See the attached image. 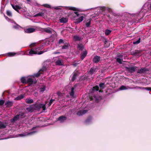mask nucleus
Returning a JSON list of instances; mask_svg holds the SVG:
<instances>
[{"label": "nucleus", "mask_w": 151, "mask_h": 151, "mask_svg": "<svg viewBox=\"0 0 151 151\" xmlns=\"http://www.w3.org/2000/svg\"><path fill=\"white\" fill-rule=\"evenodd\" d=\"M125 68L127 71L130 73H132L135 71L137 67L136 66L126 67Z\"/></svg>", "instance_id": "nucleus-4"}, {"label": "nucleus", "mask_w": 151, "mask_h": 151, "mask_svg": "<svg viewBox=\"0 0 151 151\" xmlns=\"http://www.w3.org/2000/svg\"><path fill=\"white\" fill-rule=\"evenodd\" d=\"M19 116L17 114L10 120V122L12 123H14L19 119Z\"/></svg>", "instance_id": "nucleus-12"}, {"label": "nucleus", "mask_w": 151, "mask_h": 151, "mask_svg": "<svg viewBox=\"0 0 151 151\" xmlns=\"http://www.w3.org/2000/svg\"><path fill=\"white\" fill-rule=\"evenodd\" d=\"M122 59H121L120 58H117L116 59V61L117 62L119 63V64L122 63Z\"/></svg>", "instance_id": "nucleus-44"}, {"label": "nucleus", "mask_w": 151, "mask_h": 151, "mask_svg": "<svg viewBox=\"0 0 151 151\" xmlns=\"http://www.w3.org/2000/svg\"><path fill=\"white\" fill-rule=\"evenodd\" d=\"M35 132V131L31 132L28 133H25V134H19V135L20 137H25L26 136L28 135L32 134L33 133Z\"/></svg>", "instance_id": "nucleus-17"}, {"label": "nucleus", "mask_w": 151, "mask_h": 151, "mask_svg": "<svg viewBox=\"0 0 151 151\" xmlns=\"http://www.w3.org/2000/svg\"><path fill=\"white\" fill-rule=\"evenodd\" d=\"M79 75V73L78 70L74 71L72 74V76L71 78V81L73 82L77 78Z\"/></svg>", "instance_id": "nucleus-5"}, {"label": "nucleus", "mask_w": 151, "mask_h": 151, "mask_svg": "<svg viewBox=\"0 0 151 151\" xmlns=\"http://www.w3.org/2000/svg\"><path fill=\"white\" fill-rule=\"evenodd\" d=\"M44 51H40L39 52H37L36 51H35V49L32 48L29 52V53L30 55H32L34 54L40 55L44 52Z\"/></svg>", "instance_id": "nucleus-3"}, {"label": "nucleus", "mask_w": 151, "mask_h": 151, "mask_svg": "<svg viewBox=\"0 0 151 151\" xmlns=\"http://www.w3.org/2000/svg\"><path fill=\"white\" fill-rule=\"evenodd\" d=\"M111 31L109 29H106L105 30V34L106 35H108L110 34Z\"/></svg>", "instance_id": "nucleus-38"}, {"label": "nucleus", "mask_w": 151, "mask_h": 151, "mask_svg": "<svg viewBox=\"0 0 151 151\" xmlns=\"http://www.w3.org/2000/svg\"><path fill=\"white\" fill-rule=\"evenodd\" d=\"M80 63V60H78V63H76L75 61L73 63L72 65L74 67L76 66Z\"/></svg>", "instance_id": "nucleus-43"}, {"label": "nucleus", "mask_w": 151, "mask_h": 151, "mask_svg": "<svg viewBox=\"0 0 151 151\" xmlns=\"http://www.w3.org/2000/svg\"><path fill=\"white\" fill-rule=\"evenodd\" d=\"M27 83H29L30 84H32L33 83V81L32 79L30 78H29L27 79Z\"/></svg>", "instance_id": "nucleus-34"}, {"label": "nucleus", "mask_w": 151, "mask_h": 151, "mask_svg": "<svg viewBox=\"0 0 151 151\" xmlns=\"http://www.w3.org/2000/svg\"><path fill=\"white\" fill-rule=\"evenodd\" d=\"M16 53L13 52H9L7 53V55L10 57H12L14 56L15 55Z\"/></svg>", "instance_id": "nucleus-39"}, {"label": "nucleus", "mask_w": 151, "mask_h": 151, "mask_svg": "<svg viewBox=\"0 0 151 151\" xmlns=\"http://www.w3.org/2000/svg\"><path fill=\"white\" fill-rule=\"evenodd\" d=\"M39 30V31H41L42 32H45L47 33L51 34L52 33V31L53 30L52 28L50 27H48L45 28H40Z\"/></svg>", "instance_id": "nucleus-2"}, {"label": "nucleus", "mask_w": 151, "mask_h": 151, "mask_svg": "<svg viewBox=\"0 0 151 151\" xmlns=\"http://www.w3.org/2000/svg\"><path fill=\"white\" fill-rule=\"evenodd\" d=\"M88 53L87 51L86 50H85L83 52H81V58L82 60H83V59L86 56Z\"/></svg>", "instance_id": "nucleus-8"}, {"label": "nucleus", "mask_w": 151, "mask_h": 151, "mask_svg": "<svg viewBox=\"0 0 151 151\" xmlns=\"http://www.w3.org/2000/svg\"><path fill=\"white\" fill-rule=\"evenodd\" d=\"M55 64L58 65H62L61 60H57L55 62Z\"/></svg>", "instance_id": "nucleus-27"}, {"label": "nucleus", "mask_w": 151, "mask_h": 151, "mask_svg": "<svg viewBox=\"0 0 151 151\" xmlns=\"http://www.w3.org/2000/svg\"><path fill=\"white\" fill-rule=\"evenodd\" d=\"M70 46L69 44L67 42H65L64 43V45L62 47V49H67Z\"/></svg>", "instance_id": "nucleus-21"}, {"label": "nucleus", "mask_w": 151, "mask_h": 151, "mask_svg": "<svg viewBox=\"0 0 151 151\" xmlns=\"http://www.w3.org/2000/svg\"><path fill=\"white\" fill-rule=\"evenodd\" d=\"M149 71V70L148 69L145 68H141L140 69H139L137 70V73L138 74L145 73L148 72Z\"/></svg>", "instance_id": "nucleus-6"}, {"label": "nucleus", "mask_w": 151, "mask_h": 151, "mask_svg": "<svg viewBox=\"0 0 151 151\" xmlns=\"http://www.w3.org/2000/svg\"><path fill=\"white\" fill-rule=\"evenodd\" d=\"M6 14L9 17L12 16V13L10 11H9V10L6 11Z\"/></svg>", "instance_id": "nucleus-41"}, {"label": "nucleus", "mask_w": 151, "mask_h": 151, "mask_svg": "<svg viewBox=\"0 0 151 151\" xmlns=\"http://www.w3.org/2000/svg\"><path fill=\"white\" fill-rule=\"evenodd\" d=\"M78 84H75L73 86V87L72 88H73L75 90V89L78 86Z\"/></svg>", "instance_id": "nucleus-56"}, {"label": "nucleus", "mask_w": 151, "mask_h": 151, "mask_svg": "<svg viewBox=\"0 0 151 151\" xmlns=\"http://www.w3.org/2000/svg\"><path fill=\"white\" fill-rule=\"evenodd\" d=\"M40 47H37L33 49H35V51H36L37 52H38V51L40 49Z\"/></svg>", "instance_id": "nucleus-54"}, {"label": "nucleus", "mask_w": 151, "mask_h": 151, "mask_svg": "<svg viewBox=\"0 0 151 151\" xmlns=\"http://www.w3.org/2000/svg\"><path fill=\"white\" fill-rule=\"evenodd\" d=\"M13 102L8 100L5 102V104L6 107H10L13 105Z\"/></svg>", "instance_id": "nucleus-11"}, {"label": "nucleus", "mask_w": 151, "mask_h": 151, "mask_svg": "<svg viewBox=\"0 0 151 151\" xmlns=\"http://www.w3.org/2000/svg\"><path fill=\"white\" fill-rule=\"evenodd\" d=\"M148 10H149V11L151 10V6H150L149 7H148Z\"/></svg>", "instance_id": "nucleus-61"}, {"label": "nucleus", "mask_w": 151, "mask_h": 151, "mask_svg": "<svg viewBox=\"0 0 151 151\" xmlns=\"http://www.w3.org/2000/svg\"><path fill=\"white\" fill-rule=\"evenodd\" d=\"M93 89L96 91H98L99 90V87L98 86L96 85L93 87Z\"/></svg>", "instance_id": "nucleus-47"}, {"label": "nucleus", "mask_w": 151, "mask_h": 151, "mask_svg": "<svg viewBox=\"0 0 151 151\" xmlns=\"http://www.w3.org/2000/svg\"><path fill=\"white\" fill-rule=\"evenodd\" d=\"M16 25L14 26L13 27L15 29H18L19 27H21L20 26L15 23Z\"/></svg>", "instance_id": "nucleus-42"}, {"label": "nucleus", "mask_w": 151, "mask_h": 151, "mask_svg": "<svg viewBox=\"0 0 151 151\" xmlns=\"http://www.w3.org/2000/svg\"><path fill=\"white\" fill-rule=\"evenodd\" d=\"M43 6L44 7L47 8H51L50 6V5L48 4H44L43 5Z\"/></svg>", "instance_id": "nucleus-48"}, {"label": "nucleus", "mask_w": 151, "mask_h": 151, "mask_svg": "<svg viewBox=\"0 0 151 151\" xmlns=\"http://www.w3.org/2000/svg\"><path fill=\"white\" fill-rule=\"evenodd\" d=\"M84 17L83 16H81L80 17L76 19V23H79L82 22L83 19Z\"/></svg>", "instance_id": "nucleus-24"}, {"label": "nucleus", "mask_w": 151, "mask_h": 151, "mask_svg": "<svg viewBox=\"0 0 151 151\" xmlns=\"http://www.w3.org/2000/svg\"><path fill=\"white\" fill-rule=\"evenodd\" d=\"M150 87H144L143 88V89L146 90L147 91H150Z\"/></svg>", "instance_id": "nucleus-55"}, {"label": "nucleus", "mask_w": 151, "mask_h": 151, "mask_svg": "<svg viewBox=\"0 0 151 151\" xmlns=\"http://www.w3.org/2000/svg\"><path fill=\"white\" fill-rule=\"evenodd\" d=\"M45 70V68H42V69H40V70H39V71L40 72H44Z\"/></svg>", "instance_id": "nucleus-57"}, {"label": "nucleus", "mask_w": 151, "mask_h": 151, "mask_svg": "<svg viewBox=\"0 0 151 151\" xmlns=\"http://www.w3.org/2000/svg\"><path fill=\"white\" fill-rule=\"evenodd\" d=\"M107 39H105L104 41V46L105 47H108L109 46V44H108Z\"/></svg>", "instance_id": "nucleus-33"}, {"label": "nucleus", "mask_w": 151, "mask_h": 151, "mask_svg": "<svg viewBox=\"0 0 151 151\" xmlns=\"http://www.w3.org/2000/svg\"><path fill=\"white\" fill-rule=\"evenodd\" d=\"M99 92H103V90H102V89H101L99 91Z\"/></svg>", "instance_id": "nucleus-60"}, {"label": "nucleus", "mask_w": 151, "mask_h": 151, "mask_svg": "<svg viewBox=\"0 0 151 151\" xmlns=\"http://www.w3.org/2000/svg\"><path fill=\"white\" fill-rule=\"evenodd\" d=\"M150 55L151 56V51L150 52Z\"/></svg>", "instance_id": "nucleus-64"}, {"label": "nucleus", "mask_w": 151, "mask_h": 151, "mask_svg": "<svg viewBox=\"0 0 151 151\" xmlns=\"http://www.w3.org/2000/svg\"><path fill=\"white\" fill-rule=\"evenodd\" d=\"M35 29L34 28H30L26 29H25L24 31L25 32L29 33L35 32Z\"/></svg>", "instance_id": "nucleus-10"}, {"label": "nucleus", "mask_w": 151, "mask_h": 151, "mask_svg": "<svg viewBox=\"0 0 151 151\" xmlns=\"http://www.w3.org/2000/svg\"><path fill=\"white\" fill-rule=\"evenodd\" d=\"M46 87L44 86H43L42 87L40 88V92L43 93L45 91Z\"/></svg>", "instance_id": "nucleus-36"}, {"label": "nucleus", "mask_w": 151, "mask_h": 151, "mask_svg": "<svg viewBox=\"0 0 151 151\" xmlns=\"http://www.w3.org/2000/svg\"><path fill=\"white\" fill-rule=\"evenodd\" d=\"M142 52L141 50H135L132 52V55L134 56H139V54Z\"/></svg>", "instance_id": "nucleus-13"}, {"label": "nucleus", "mask_w": 151, "mask_h": 151, "mask_svg": "<svg viewBox=\"0 0 151 151\" xmlns=\"http://www.w3.org/2000/svg\"><path fill=\"white\" fill-rule=\"evenodd\" d=\"M26 109L28 112H32L35 110L34 108L33 105L27 108Z\"/></svg>", "instance_id": "nucleus-14"}, {"label": "nucleus", "mask_w": 151, "mask_h": 151, "mask_svg": "<svg viewBox=\"0 0 151 151\" xmlns=\"http://www.w3.org/2000/svg\"><path fill=\"white\" fill-rule=\"evenodd\" d=\"M91 20V19L90 18L88 19L89 21L86 23V25L87 27H90Z\"/></svg>", "instance_id": "nucleus-32"}, {"label": "nucleus", "mask_w": 151, "mask_h": 151, "mask_svg": "<svg viewBox=\"0 0 151 151\" xmlns=\"http://www.w3.org/2000/svg\"><path fill=\"white\" fill-rule=\"evenodd\" d=\"M19 116V117H20L21 118H24L25 117L24 113V112H20L19 114H18Z\"/></svg>", "instance_id": "nucleus-28"}, {"label": "nucleus", "mask_w": 151, "mask_h": 151, "mask_svg": "<svg viewBox=\"0 0 151 151\" xmlns=\"http://www.w3.org/2000/svg\"><path fill=\"white\" fill-rule=\"evenodd\" d=\"M100 59L101 58L100 56L96 55L93 58V61L94 63H97L100 60Z\"/></svg>", "instance_id": "nucleus-9"}, {"label": "nucleus", "mask_w": 151, "mask_h": 151, "mask_svg": "<svg viewBox=\"0 0 151 151\" xmlns=\"http://www.w3.org/2000/svg\"><path fill=\"white\" fill-rule=\"evenodd\" d=\"M25 101L27 104H30L33 103L34 102L32 99H26Z\"/></svg>", "instance_id": "nucleus-25"}, {"label": "nucleus", "mask_w": 151, "mask_h": 151, "mask_svg": "<svg viewBox=\"0 0 151 151\" xmlns=\"http://www.w3.org/2000/svg\"><path fill=\"white\" fill-rule=\"evenodd\" d=\"M4 17H5V18H6V19H7V18H8V17H7L5 15H4Z\"/></svg>", "instance_id": "nucleus-63"}, {"label": "nucleus", "mask_w": 151, "mask_h": 151, "mask_svg": "<svg viewBox=\"0 0 151 151\" xmlns=\"http://www.w3.org/2000/svg\"><path fill=\"white\" fill-rule=\"evenodd\" d=\"M129 88H131L128 86L126 87L123 85L122 86L119 88V89L121 90H126Z\"/></svg>", "instance_id": "nucleus-26"}, {"label": "nucleus", "mask_w": 151, "mask_h": 151, "mask_svg": "<svg viewBox=\"0 0 151 151\" xmlns=\"http://www.w3.org/2000/svg\"><path fill=\"white\" fill-rule=\"evenodd\" d=\"M77 48L79 50L82 51L84 49L83 45L81 44H78L77 45Z\"/></svg>", "instance_id": "nucleus-20"}, {"label": "nucleus", "mask_w": 151, "mask_h": 151, "mask_svg": "<svg viewBox=\"0 0 151 151\" xmlns=\"http://www.w3.org/2000/svg\"><path fill=\"white\" fill-rule=\"evenodd\" d=\"M45 14L43 12H40L36 14H35L34 16L35 17H37L39 16H42Z\"/></svg>", "instance_id": "nucleus-29"}, {"label": "nucleus", "mask_w": 151, "mask_h": 151, "mask_svg": "<svg viewBox=\"0 0 151 151\" xmlns=\"http://www.w3.org/2000/svg\"><path fill=\"white\" fill-rule=\"evenodd\" d=\"M60 21L61 23H64L68 22V19L66 18L62 17L60 19Z\"/></svg>", "instance_id": "nucleus-22"}, {"label": "nucleus", "mask_w": 151, "mask_h": 151, "mask_svg": "<svg viewBox=\"0 0 151 151\" xmlns=\"http://www.w3.org/2000/svg\"><path fill=\"white\" fill-rule=\"evenodd\" d=\"M65 43L64 42L63 40L62 39H60L59 40L58 42V44H60L61 43Z\"/></svg>", "instance_id": "nucleus-50"}, {"label": "nucleus", "mask_w": 151, "mask_h": 151, "mask_svg": "<svg viewBox=\"0 0 151 151\" xmlns=\"http://www.w3.org/2000/svg\"><path fill=\"white\" fill-rule=\"evenodd\" d=\"M73 39L75 41H80L82 40L83 38L77 35H75L73 37Z\"/></svg>", "instance_id": "nucleus-15"}, {"label": "nucleus", "mask_w": 151, "mask_h": 151, "mask_svg": "<svg viewBox=\"0 0 151 151\" xmlns=\"http://www.w3.org/2000/svg\"><path fill=\"white\" fill-rule=\"evenodd\" d=\"M19 9H17V10H16L18 13H20L19 11Z\"/></svg>", "instance_id": "nucleus-62"}, {"label": "nucleus", "mask_w": 151, "mask_h": 151, "mask_svg": "<svg viewBox=\"0 0 151 151\" xmlns=\"http://www.w3.org/2000/svg\"><path fill=\"white\" fill-rule=\"evenodd\" d=\"M6 126L2 122L0 121V129L5 128L6 127Z\"/></svg>", "instance_id": "nucleus-35"}, {"label": "nucleus", "mask_w": 151, "mask_h": 151, "mask_svg": "<svg viewBox=\"0 0 151 151\" xmlns=\"http://www.w3.org/2000/svg\"><path fill=\"white\" fill-rule=\"evenodd\" d=\"M4 101L3 100H0V106H2L4 103Z\"/></svg>", "instance_id": "nucleus-52"}, {"label": "nucleus", "mask_w": 151, "mask_h": 151, "mask_svg": "<svg viewBox=\"0 0 151 151\" xmlns=\"http://www.w3.org/2000/svg\"><path fill=\"white\" fill-rule=\"evenodd\" d=\"M24 97V95L23 94H21V95L18 96L17 97L15 98L14 100L18 101L22 99Z\"/></svg>", "instance_id": "nucleus-23"}, {"label": "nucleus", "mask_w": 151, "mask_h": 151, "mask_svg": "<svg viewBox=\"0 0 151 151\" xmlns=\"http://www.w3.org/2000/svg\"><path fill=\"white\" fill-rule=\"evenodd\" d=\"M92 119V117L91 116H88L85 121L86 123H88L90 122Z\"/></svg>", "instance_id": "nucleus-31"}, {"label": "nucleus", "mask_w": 151, "mask_h": 151, "mask_svg": "<svg viewBox=\"0 0 151 151\" xmlns=\"http://www.w3.org/2000/svg\"><path fill=\"white\" fill-rule=\"evenodd\" d=\"M74 13L77 15V17H78L79 16V15L78 12H75Z\"/></svg>", "instance_id": "nucleus-58"}, {"label": "nucleus", "mask_w": 151, "mask_h": 151, "mask_svg": "<svg viewBox=\"0 0 151 151\" xmlns=\"http://www.w3.org/2000/svg\"><path fill=\"white\" fill-rule=\"evenodd\" d=\"M67 119L66 116H61L57 119L58 121H60L61 123L64 122Z\"/></svg>", "instance_id": "nucleus-7"}, {"label": "nucleus", "mask_w": 151, "mask_h": 151, "mask_svg": "<svg viewBox=\"0 0 151 151\" xmlns=\"http://www.w3.org/2000/svg\"><path fill=\"white\" fill-rule=\"evenodd\" d=\"M74 89L73 88H71V91L70 92V96H73L74 94Z\"/></svg>", "instance_id": "nucleus-40"}, {"label": "nucleus", "mask_w": 151, "mask_h": 151, "mask_svg": "<svg viewBox=\"0 0 151 151\" xmlns=\"http://www.w3.org/2000/svg\"><path fill=\"white\" fill-rule=\"evenodd\" d=\"M41 74V73L39 71L37 73L34 74V76L36 77H38L40 76Z\"/></svg>", "instance_id": "nucleus-46"}, {"label": "nucleus", "mask_w": 151, "mask_h": 151, "mask_svg": "<svg viewBox=\"0 0 151 151\" xmlns=\"http://www.w3.org/2000/svg\"><path fill=\"white\" fill-rule=\"evenodd\" d=\"M55 100V99H51L50 100V102L48 104V106H50L52 103L53 101Z\"/></svg>", "instance_id": "nucleus-51"}, {"label": "nucleus", "mask_w": 151, "mask_h": 151, "mask_svg": "<svg viewBox=\"0 0 151 151\" xmlns=\"http://www.w3.org/2000/svg\"><path fill=\"white\" fill-rule=\"evenodd\" d=\"M34 108L35 110H39L41 108L43 110L45 111L46 109V106L45 104H36L33 105Z\"/></svg>", "instance_id": "nucleus-1"}, {"label": "nucleus", "mask_w": 151, "mask_h": 151, "mask_svg": "<svg viewBox=\"0 0 151 151\" xmlns=\"http://www.w3.org/2000/svg\"><path fill=\"white\" fill-rule=\"evenodd\" d=\"M99 86L101 89H103L106 87V85L104 83H101L99 84Z\"/></svg>", "instance_id": "nucleus-30"}, {"label": "nucleus", "mask_w": 151, "mask_h": 151, "mask_svg": "<svg viewBox=\"0 0 151 151\" xmlns=\"http://www.w3.org/2000/svg\"><path fill=\"white\" fill-rule=\"evenodd\" d=\"M21 82L23 83H26L27 81L25 77H22L21 78Z\"/></svg>", "instance_id": "nucleus-37"}, {"label": "nucleus", "mask_w": 151, "mask_h": 151, "mask_svg": "<svg viewBox=\"0 0 151 151\" xmlns=\"http://www.w3.org/2000/svg\"><path fill=\"white\" fill-rule=\"evenodd\" d=\"M11 6L15 10H17V9H21L22 7L19 6L18 5H14L13 4H11Z\"/></svg>", "instance_id": "nucleus-19"}, {"label": "nucleus", "mask_w": 151, "mask_h": 151, "mask_svg": "<svg viewBox=\"0 0 151 151\" xmlns=\"http://www.w3.org/2000/svg\"><path fill=\"white\" fill-rule=\"evenodd\" d=\"M140 39L139 38L138 40H137V41H136L135 42H133V44H138L140 43Z\"/></svg>", "instance_id": "nucleus-49"}, {"label": "nucleus", "mask_w": 151, "mask_h": 151, "mask_svg": "<svg viewBox=\"0 0 151 151\" xmlns=\"http://www.w3.org/2000/svg\"><path fill=\"white\" fill-rule=\"evenodd\" d=\"M60 53V52H55L54 53V54H59Z\"/></svg>", "instance_id": "nucleus-59"}, {"label": "nucleus", "mask_w": 151, "mask_h": 151, "mask_svg": "<svg viewBox=\"0 0 151 151\" xmlns=\"http://www.w3.org/2000/svg\"><path fill=\"white\" fill-rule=\"evenodd\" d=\"M69 9L73 10L74 11H78V9L74 7H71Z\"/></svg>", "instance_id": "nucleus-45"}, {"label": "nucleus", "mask_w": 151, "mask_h": 151, "mask_svg": "<svg viewBox=\"0 0 151 151\" xmlns=\"http://www.w3.org/2000/svg\"><path fill=\"white\" fill-rule=\"evenodd\" d=\"M36 44V43H33L30 45V47L31 48L32 47H35V46Z\"/></svg>", "instance_id": "nucleus-53"}, {"label": "nucleus", "mask_w": 151, "mask_h": 151, "mask_svg": "<svg viewBox=\"0 0 151 151\" xmlns=\"http://www.w3.org/2000/svg\"><path fill=\"white\" fill-rule=\"evenodd\" d=\"M96 70V68H91L88 72V74L91 75H93V74L95 72Z\"/></svg>", "instance_id": "nucleus-18"}, {"label": "nucleus", "mask_w": 151, "mask_h": 151, "mask_svg": "<svg viewBox=\"0 0 151 151\" xmlns=\"http://www.w3.org/2000/svg\"><path fill=\"white\" fill-rule=\"evenodd\" d=\"M87 111L86 110H81L78 111L77 113V114L79 116L85 114Z\"/></svg>", "instance_id": "nucleus-16"}]
</instances>
